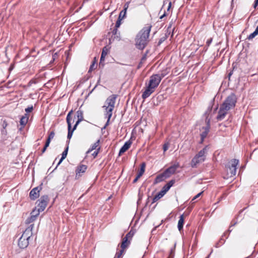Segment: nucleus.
Listing matches in <instances>:
<instances>
[{"label":"nucleus","instance_id":"obj_17","mask_svg":"<svg viewBox=\"0 0 258 258\" xmlns=\"http://www.w3.org/2000/svg\"><path fill=\"white\" fill-rule=\"evenodd\" d=\"M28 118L29 115L27 113L25 114L24 115L21 117L20 121V125L21 126V127L20 128V130L23 128L26 125L28 122Z\"/></svg>","mask_w":258,"mask_h":258},{"label":"nucleus","instance_id":"obj_25","mask_svg":"<svg viewBox=\"0 0 258 258\" xmlns=\"http://www.w3.org/2000/svg\"><path fill=\"white\" fill-rule=\"evenodd\" d=\"M41 211H39V209L38 208L37 209L36 207L32 210V211L31 212V215L32 216H35V217L37 218L38 216L39 215L40 213L41 212Z\"/></svg>","mask_w":258,"mask_h":258},{"label":"nucleus","instance_id":"obj_32","mask_svg":"<svg viewBox=\"0 0 258 258\" xmlns=\"http://www.w3.org/2000/svg\"><path fill=\"white\" fill-rule=\"evenodd\" d=\"M68 149L69 147L68 146L62 152L61 154V158H62V159H65L66 158L68 154Z\"/></svg>","mask_w":258,"mask_h":258},{"label":"nucleus","instance_id":"obj_28","mask_svg":"<svg viewBox=\"0 0 258 258\" xmlns=\"http://www.w3.org/2000/svg\"><path fill=\"white\" fill-rule=\"evenodd\" d=\"M77 116L78 117V119L83 120V111L81 110V109H79L77 111Z\"/></svg>","mask_w":258,"mask_h":258},{"label":"nucleus","instance_id":"obj_49","mask_svg":"<svg viewBox=\"0 0 258 258\" xmlns=\"http://www.w3.org/2000/svg\"><path fill=\"white\" fill-rule=\"evenodd\" d=\"M64 159H62V158L61 157V158L60 159L58 163H57L56 166L55 167V168H54V170L56 169V168L58 167V166L62 162V161L64 160Z\"/></svg>","mask_w":258,"mask_h":258},{"label":"nucleus","instance_id":"obj_50","mask_svg":"<svg viewBox=\"0 0 258 258\" xmlns=\"http://www.w3.org/2000/svg\"><path fill=\"white\" fill-rule=\"evenodd\" d=\"M258 5V0H255L253 4V8H256Z\"/></svg>","mask_w":258,"mask_h":258},{"label":"nucleus","instance_id":"obj_59","mask_svg":"<svg viewBox=\"0 0 258 258\" xmlns=\"http://www.w3.org/2000/svg\"><path fill=\"white\" fill-rule=\"evenodd\" d=\"M77 126V125L75 124L74 127H73V129L72 130H73V131H74L76 129Z\"/></svg>","mask_w":258,"mask_h":258},{"label":"nucleus","instance_id":"obj_33","mask_svg":"<svg viewBox=\"0 0 258 258\" xmlns=\"http://www.w3.org/2000/svg\"><path fill=\"white\" fill-rule=\"evenodd\" d=\"M123 252V249L120 250L118 252H117L114 258H121V255Z\"/></svg>","mask_w":258,"mask_h":258},{"label":"nucleus","instance_id":"obj_62","mask_svg":"<svg viewBox=\"0 0 258 258\" xmlns=\"http://www.w3.org/2000/svg\"><path fill=\"white\" fill-rule=\"evenodd\" d=\"M128 8V4H126L124 5V8Z\"/></svg>","mask_w":258,"mask_h":258},{"label":"nucleus","instance_id":"obj_21","mask_svg":"<svg viewBox=\"0 0 258 258\" xmlns=\"http://www.w3.org/2000/svg\"><path fill=\"white\" fill-rule=\"evenodd\" d=\"M109 51V48L107 46L103 47L101 55V60H104L105 56L107 55Z\"/></svg>","mask_w":258,"mask_h":258},{"label":"nucleus","instance_id":"obj_19","mask_svg":"<svg viewBox=\"0 0 258 258\" xmlns=\"http://www.w3.org/2000/svg\"><path fill=\"white\" fill-rule=\"evenodd\" d=\"M168 175H166V174H165V172H163L162 173L156 176L154 183H157L164 180L165 179L168 178Z\"/></svg>","mask_w":258,"mask_h":258},{"label":"nucleus","instance_id":"obj_16","mask_svg":"<svg viewBox=\"0 0 258 258\" xmlns=\"http://www.w3.org/2000/svg\"><path fill=\"white\" fill-rule=\"evenodd\" d=\"M87 168V166L85 165H80L78 166L76 170V176H80L81 174L84 173Z\"/></svg>","mask_w":258,"mask_h":258},{"label":"nucleus","instance_id":"obj_26","mask_svg":"<svg viewBox=\"0 0 258 258\" xmlns=\"http://www.w3.org/2000/svg\"><path fill=\"white\" fill-rule=\"evenodd\" d=\"M145 163H143L141 165L140 171L139 172V173L137 174L138 177H140L141 176H142V175L144 174V173L145 172Z\"/></svg>","mask_w":258,"mask_h":258},{"label":"nucleus","instance_id":"obj_23","mask_svg":"<svg viewBox=\"0 0 258 258\" xmlns=\"http://www.w3.org/2000/svg\"><path fill=\"white\" fill-rule=\"evenodd\" d=\"M130 243V241L127 237H125L123 239L122 242L121 244V249H124L125 247H126Z\"/></svg>","mask_w":258,"mask_h":258},{"label":"nucleus","instance_id":"obj_35","mask_svg":"<svg viewBox=\"0 0 258 258\" xmlns=\"http://www.w3.org/2000/svg\"><path fill=\"white\" fill-rule=\"evenodd\" d=\"M37 83H38V81H37L36 79H32L28 83V86H31L32 84H37Z\"/></svg>","mask_w":258,"mask_h":258},{"label":"nucleus","instance_id":"obj_51","mask_svg":"<svg viewBox=\"0 0 258 258\" xmlns=\"http://www.w3.org/2000/svg\"><path fill=\"white\" fill-rule=\"evenodd\" d=\"M50 141H51L48 140H47V139L46 142V143H45V144L44 146H46V147H48L49 146V144H50Z\"/></svg>","mask_w":258,"mask_h":258},{"label":"nucleus","instance_id":"obj_4","mask_svg":"<svg viewBox=\"0 0 258 258\" xmlns=\"http://www.w3.org/2000/svg\"><path fill=\"white\" fill-rule=\"evenodd\" d=\"M34 227V224H31L23 232L22 236L18 240V246L20 248L24 249L26 248L29 245V239L32 236V230Z\"/></svg>","mask_w":258,"mask_h":258},{"label":"nucleus","instance_id":"obj_20","mask_svg":"<svg viewBox=\"0 0 258 258\" xmlns=\"http://www.w3.org/2000/svg\"><path fill=\"white\" fill-rule=\"evenodd\" d=\"M112 36H111V38L109 39V41H110L111 39H113V40L115 39H116L117 40H120V33L118 31L117 28H114L113 30L112 31Z\"/></svg>","mask_w":258,"mask_h":258},{"label":"nucleus","instance_id":"obj_7","mask_svg":"<svg viewBox=\"0 0 258 258\" xmlns=\"http://www.w3.org/2000/svg\"><path fill=\"white\" fill-rule=\"evenodd\" d=\"M48 201L49 198L48 196L44 195L40 197V198L37 201V207H38L39 211L42 212L44 210L47 206Z\"/></svg>","mask_w":258,"mask_h":258},{"label":"nucleus","instance_id":"obj_47","mask_svg":"<svg viewBox=\"0 0 258 258\" xmlns=\"http://www.w3.org/2000/svg\"><path fill=\"white\" fill-rule=\"evenodd\" d=\"M157 75L159 77V78L161 79V80H162V78H163L165 76V75H166V74H164V73H161V74H157Z\"/></svg>","mask_w":258,"mask_h":258},{"label":"nucleus","instance_id":"obj_10","mask_svg":"<svg viewBox=\"0 0 258 258\" xmlns=\"http://www.w3.org/2000/svg\"><path fill=\"white\" fill-rule=\"evenodd\" d=\"M239 163V161L237 159H234L231 160V165L229 166V174L231 177L234 176L236 172V166Z\"/></svg>","mask_w":258,"mask_h":258},{"label":"nucleus","instance_id":"obj_58","mask_svg":"<svg viewBox=\"0 0 258 258\" xmlns=\"http://www.w3.org/2000/svg\"><path fill=\"white\" fill-rule=\"evenodd\" d=\"M146 59V54H144L142 58V60H144Z\"/></svg>","mask_w":258,"mask_h":258},{"label":"nucleus","instance_id":"obj_18","mask_svg":"<svg viewBox=\"0 0 258 258\" xmlns=\"http://www.w3.org/2000/svg\"><path fill=\"white\" fill-rule=\"evenodd\" d=\"M175 182V180H171L162 187L161 190L166 194L169 190L170 187L174 184Z\"/></svg>","mask_w":258,"mask_h":258},{"label":"nucleus","instance_id":"obj_13","mask_svg":"<svg viewBox=\"0 0 258 258\" xmlns=\"http://www.w3.org/2000/svg\"><path fill=\"white\" fill-rule=\"evenodd\" d=\"M73 112V110H71L69 113L68 114L67 116V123H68V136H67V138L68 139H70L72 137V135H73V130H71V114H72V113Z\"/></svg>","mask_w":258,"mask_h":258},{"label":"nucleus","instance_id":"obj_54","mask_svg":"<svg viewBox=\"0 0 258 258\" xmlns=\"http://www.w3.org/2000/svg\"><path fill=\"white\" fill-rule=\"evenodd\" d=\"M139 178H140V177H138V175H137L136 177V178L134 179V180H133V183H136V182L138 181V179H139Z\"/></svg>","mask_w":258,"mask_h":258},{"label":"nucleus","instance_id":"obj_15","mask_svg":"<svg viewBox=\"0 0 258 258\" xmlns=\"http://www.w3.org/2000/svg\"><path fill=\"white\" fill-rule=\"evenodd\" d=\"M131 144L132 142L130 141H128L125 142L124 145L122 146V147L120 148L119 150V155H120L123 153H124L126 151H127L131 147Z\"/></svg>","mask_w":258,"mask_h":258},{"label":"nucleus","instance_id":"obj_34","mask_svg":"<svg viewBox=\"0 0 258 258\" xmlns=\"http://www.w3.org/2000/svg\"><path fill=\"white\" fill-rule=\"evenodd\" d=\"M134 234V232H132V230H131L128 233H127V234L125 235V237H127L128 239H131L132 237L133 236Z\"/></svg>","mask_w":258,"mask_h":258},{"label":"nucleus","instance_id":"obj_38","mask_svg":"<svg viewBox=\"0 0 258 258\" xmlns=\"http://www.w3.org/2000/svg\"><path fill=\"white\" fill-rule=\"evenodd\" d=\"M126 10H127V8H124V9L123 10H122L120 14H119V15L121 16V17H122V16H123V18L125 17V14H126Z\"/></svg>","mask_w":258,"mask_h":258},{"label":"nucleus","instance_id":"obj_64","mask_svg":"<svg viewBox=\"0 0 258 258\" xmlns=\"http://www.w3.org/2000/svg\"><path fill=\"white\" fill-rule=\"evenodd\" d=\"M255 30H256V31H258V25L257 26V27H256V28Z\"/></svg>","mask_w":258,"mask_h":258},{"label":"nucleus","instance_id":"obj_36","mask_svg":"<svg viewBox=\"0 0 258 258\" xmlns=\"http://www.w3.org/2000/svg\"><path fill=\"white\" fill-rule=\"evenodd\" d=\"M55 133L54 131H51L48 137L47 140L51 141L54 137Z\"/></svg>","mask_w":258,"mask_h":258},{"label":"nucleus","instance_id":"obj_44","mask_svg":"<svg viewBox=\"0 0 258 258\" xmlns=\"http://www.w3.org/2000/svg\"><path fill=\"white\" fill-rule=\"evenodd\" d=\"M160 198L156 195L153 199V202L152 203H155L157 202L158 200H159Z\"/></svg>","mask_w":258,"mask_h":258},{"label":"nucleus","instance_id":"obj_40","mask_svg":"<svg viewBox=\"0 0 258 258\" xmlns=\"http://www.w3.org/2000/svg\"><path fill=\"white\" fill-rule=\"evenodd\" d=\"M33 109V106H31L30 107H28L26 108H25V110L27 113L31 112Z\"/></svg>","mask_w":258,"mask_h":258},{"label":"nucleus","instance_id":"obj_42","mask_svg":"<svg viewBox=\"0 0 258 258\" xmlns=\"http://www.w3.org/2000/svg\"><path fill=\"white\" fill-rule=\"evenodd\" d=\"M165 194L161 190L160 192H159L157 195L161 199V198H162L164 195H165Z\"/></svg>","mask_w":258,"mask_h":258},{"label":"nucleus","instance_id":"obj_56","mask_svg":"<svg viewBox=\"0 0 258 258\" xmlns=\"http://www.w3.org/2000/svg\"><path fill=\"white\" fill-rule=\"evenodd\" d=\"M47 148V147H46V146H44L43 149L42 150V154L45 152V151H46Z\"/></svg>","mask_w":258,"mask_h":258},{"label":"nucleus","instance_id":"obj_9","mask_svg":"<svg viewBox=\"0 0 258 258\" xmlns=\"http://www.w3.org/2000/svg\"><path fill=\"white\" fill-rule=\"evenodd\" d=\"M229 110L224 107L222 105H220L219 110L216 119L218 121H221L225 117Z\"/></svg>","mask_w":258,"mask_h":258},{"label":"nucleus","instance_id":"obj_45","mask_svg":"<svg viewBox=\"0 0 258 258\" xmlns=\"http://www.w3.org/2000/svg\"><path fill=\"white\" fill-rule=\"evenodd\" d=\"M166 39V38L165 37L161 38L159 41L158 45H160L163 41L165 40Z\"/></svg>","mask_w":258,"mask_h":258},{"label":"nucleus","instance_id":"obj_11","mask_svg":"<svg viewBox=\"0 0 258 258\" xmlns=\"http://www.w3.org/2000/svg\"><path fill=\"white\" fill-rule=\"evenodd\" d=\"M41 187L37 186L33 188L30 192L29 197L31 200H35L37 198H38L39 196V192L41 189Z\"/></svg>","mask_w":258,"mask_h":258},{"label":"nucleus","instance_id":"obj_37","mask_svg":"<svg viewBox=\"0 0 258 258\" xmlns=\"http://www.w3.org/2000/svg\"><path fill=\"white\" fill-rule=\"evenodd\" d=\"M96 61L94 60L92 64L90 66V69H89V72L92 71L93 70L95 69L96 67Z\"/></svg>","mask_w":258,"mask_h":258},{"label":"nucleus","instance_id":"obj_55","mask_svg":"<svg viewBox=\"0 0 258 258\" xmlns=\"http://www.w3.org/2000/svg\"><path fill=\"white\" fill-rule=\"evenodd\" d=\"M81 121H82V120L78 119V120L76 121L75 124L78 125Z\"/></svg>","mask_w":258,"mask_h":258},{"label":"nucleus","instance_id":"obj_31","mask_svg":"<svg viewBox=\"0 0 258 258\" xmlns=\"http://www.w3.org/2000/svg\"><path fill=\"white\" fill-rule=\"evenodd\" d=\"M1 133H2V137L3 138V139L4 140H6L7 134H8L7 131L6 130V128L4 129V128H2V129L1 130Z\"/></svg>","mask_w":258,"mask_h":258},{"label":"nucleus","instance_id":"obj_53","mask_svg":"<svg viewBox=\"0 0 258 258\" xmlns=\"http://www.w3.org/2000/svg\"><path fill=\"white\" fill-rule=\"evenodd\" d=\"M212 38L208 39L207 41V45H209L211 44V43L212 42Z\"/></svg>","mask_w":258,"mask_h":258},{"label":"nucleus","instance_id":"obj_60","mask_svg":"<svg viewBox=\"0 0 258 258\" xmlns=\"http://www.w3.org/2000/svg\"><path fill=\"white\" fill-rule=\"evenodd\" d=\"M166 16V14H165V13L163 15H162L161 17H160V19H162V18H163V17H164L165 16Z\"/></svg>","mask_w":258,"mask_h":258},{"label":"nucleus","instance_id":"obj_6","mask_svg":"<svg viewBox=\"0 0 258 258\" xmlns=\"http://www.w3.org/2000/svg\"><path fill=\"white\" fill-rule=\"evenodd\" d=\"M237 100L235 94L234 93H231L226 97L221 105L227 108V109L231 110L235 108Z\"/></svg>","mask_w":258,"mask_h":258},{"label":"nucleus","instance_id":"obj_46","mask_svg":"<svg viewBox=\"0 0 258 258\" xmlns=\"http://www.w3.org/2000/svg\"><path fill=\"white\" fill-rule=\"evenodd\" d=\"M104 60H101V57H100V62H99V67H103L104 66Z\"/></svg>","mask_w":258,"mask_h":258},{"label":"nucleus","instance_id":"obj_2","mask_svg":"<svg viewBox=\"0 0 258 258\" xmlns=\"http://www.w3.org/2000/svg\"><path fill=\"white\" fill-rule=\"evenodd\" d=\"M117 96L115 94L109 96L105 101V105L103 106V107L105 109V117L107 118V120L103 127V129H105L109 123L110 119L112 115V111L114 108Z\"/></svg>","mask_w":258,"mask_h":258},{"label":"nucleus","instance_id":"obj_22","mask_svg":"<svg viewBox=\"0 0 258 258\" xmlns=\"http://www.w3.org/2000/svg\"><path fill=\"white\" fill-rule=\"evenodd\" d=\"M184 223V216L183 215H181L179 217V219L178 222V229L180 231L183 228Z\"/></svg>","mask_w":258,"mask_h":258},{"label":"nucleus","instance_id":"obj_14","mask_svg":"<svg viewBox=\"0 0 258 258\" xmlns=\"http://www.w3.org/2000/svg\"><path fill=\"white\" fill-rule=\"evenodd\" d=\"M179 167V163H176L167 168L164 172H165V174H166V175H168V177H169L172 174L175 173L177 168H178Z\"/></svg>","mask_w":258,"mask_h":258},{"label":"nucleus","instance_id":"obj_43","mask_svg":"<svg viewBox=\"0 0 258 258\" xmlns=\"http://www.w3.org/2000/svg\"><path fill=\"white\" fill-rule=\"evenodd\" d=\"M160 198L156 195L153 199V202L152 203H155L157 202L158 200H159Z\"/></svg>","mask_w":258,"mask_h":258},{"label":"nucleus","instance_id":"obj_48","mask_svg":"<svg viewBox=\"0 0 258 258\" xmlns=\"http://www.w3.org/2000/svg\"><path fill=\"white\" fill-rule=\"evenodd\" d=\"M203 192H201L200 193H199L198 194H197L192 200V201H194L195 200V199H196L197 198H199L202 194Z\"/></svg>","mask_w":258,"mask_h":258},{"label":"nucleus","instance_id":"obj_30","mask_svg":"<svg viewBox=\"0 0 258 258\" xmlns=\"http://www.w3.org/2000/svg\"><path fill=\"white\" fill-rule=\"evenodd\" d=\"M258 34V31L256 30L254 31L250 34L248 37L247 39L249 40L253 39L255 36H256Z\"/></svg>","mask_w":258,"mask_h":258},{"label":"nucleus","instance_id":"obj_12","mask_svg":"<svg viewBox=\"0 0 258 258\" xmlns=\"http://www.w3.org/2000/svg\"><path fill=\"white\" fill-rule=\"evenodd\" d=\"M207 121V125L206 126L203 127L202 129L204 130L203 132L201 134V143H202L205 138L207 137L210 131V119H209Z\"/></svg>","mask_w":258,"mask_h":258},{"label":"nucleus","instance_id":"obj_3","mask_svg":"<svg viewBox=\"0 0 258 258\" xmlns=\"http://www.w3.org/2000/svg\"><path fill=\"white\" fill-rule=\"evenodd\" d=\"M160 82L161 79L157 75H152L150 77L149 84L146 89L142 94V98L145 99L149 97L154 92L155 89L158 86Z\"/></svg>","mask_w":258,"mask_h":258},{"label":"nucleus","instance_id":"obj_52","mask_svg":"<svg viewBox=\"0 0 258 258\" xmlns=\"http://www.w3.org/2000/svg\"><path fill=\"white\" fill-rule=\"evenodd\" d=\"M168 148V145L166 144H164V145L163 146L164 151H166V150H167Z\"/></svg>","mask_w":258,"mask_h":258},{"label":"nucleus","instance_id":"obj_39","mask_svg":"<svg viewBox=\"0 0 258 258\" xmlns=\"http://www.w3.org/2000/svg\"><path fill=\"white\" fill-rule=\"evenodd\" d=\"M8 123L7 121L6 120H4L2 123V128H6V127L8 126Z\"/></svg>","mask_w":258,"mask_h":258},{"label":"nucleus","instance_id":"obj_57","mask_svg":"<svg viewBox=\"0 0 258 258\" xmlns=\"http://www.w3.org/2000/svg\"><path fill=\"white\" fill-rule=\"evenodd\" d=\"M233 74V71H231L229 72V73L228 74V78H229V79H230V78L231 77V76Z\"/></svg>","mask_w":258,"mask_h":258},{"label":"nucleus","instance_id":"obj_29","mask_svg":"<svg viewBox=\"0 0 258 258\" xmlns=\"http://www.w3.org/2000/svg\"><path fill=\"white\" fill-rule=\"evenodd\" d=\"M123 19V16L121 17L120 15H119L118 18L116 22L115 27L118 28L120 24H121V21Z\"/></svg>","mask_w":258,"mask_h":258},{"label":"nucleus","instance_id":"obj_5","mask_svg":"<svg viewBox=\"0 0 258 258\" xmlns=\"http://www.w3.org/2000/svg\"><path fill=\"white\" fill-rule=\"evenodd\" d=\"M208 146H205L202 150H200L192 159L190 165L192 168L197 167L198 164L204 162L206 160V154L207 153Z\"/></svg>","mask_w":258,"mask_h":258},{"label":"nucleus","instance_id":"obj_1","mask_svg":"<svg viewBox=\"0 0 258 258\" xmlns=\"http://www.w3.org/2000/svg\"><path fill=\"white\" fill-rule=\"evenodd\" d=\"M152 26L148 25L144 27L137 35L135 38L136 47L143 50L147 46Z\"/></svg>","mask_w":258,"mask_h":258},{"label":"nucleus","instance_id":"obj_61","mask_svg":"<svg viewBox=\"0 0 258 258\" xmlns=\"http://www.w3.org/2000/svg\"><path fill=\"white\" fill-rule=\"evenodd\" d=\"M171 2H170V3H169V6H168V10H169V9H170V7H171Z\"/></svg>","mask_w":258,"mask_h":258},{"label":"nucleus","instance_id":"obj_63","mask_svg":"<svg viewBox=\"0 0 258 258\" xmlns=\"http://www.w3.org/2000/svg\"><path fill=\"white\" fill-rule=\"evenodd\" d=\"M157 227H155L154 229L152 230V232H153L154 230L156 229Z\"/></svg>","mask_w":258,"mask_h":258},{"label":"nucleus","instance_id":"obj_27","mask_svg":"<svg viewBox=\"0 0 258 258\" xmlns=\"http://www.w3.org/2000/svg\"><path fill=\"white\" fill-rule=\"evenodd\" d=\"M36 219V218L35 217V216H32L31 215V216L26 219L25 222L26 224H29L35 221Z\"/></svg>","mask_w":258,"mask_h":258},{"label":"nucleus","instance_id":"obj_41","mask_svg":"<svg viewBox=\"0 0 258 258\" xmlns=\"http://www.w3.org/2000/svg\"><path fill=\"white\" fill-rule=\"evenodd\" d=\"M99 150H100V148H98L97 149V150L95 151L93 153V154H92V156L94 157V158H95V157L97 156V155H98V153H99Z\"/></svg>","mask_w":258,"mask_h":258},{"label":"nucleus","instance_id":"obj_8","mask_svg":"<svg viewBox=\"0 0 258 258\" xmlns=\"http://www.w3.org/2000/svg\"><path fill=\"white\" fill-rule=\"evenodd\" d=\"M236 223H237V222H235L233 224H231V225L229 227V228L228 231L225 232L223 234V235L222 236L221 238L219 240V241L216 243V247H219L224 243V242L225 241V239L228 238L230 232H231V231H232V230L230 229V228L231 227L235 225L236 224Z\"/></svg>","mask_w":258,"mask_h":258},{"label":"nucleus","instance_id":"obj_24","mask_svg":"<svg viewBox=\"0 0 258 258\" xmlns=\"http://www.w3.org/2000/svg\"><path fill=\"white\" fill-rule=\"evenodd\" d=\"M100 141L98 140L94 143L91 146V147L87 151V153L88 154L94 150H95L97 147L99 146Z\"/></svg>","mask_w":258,"mask_h":258}]
</instances>
